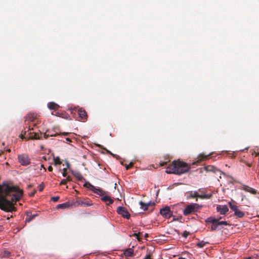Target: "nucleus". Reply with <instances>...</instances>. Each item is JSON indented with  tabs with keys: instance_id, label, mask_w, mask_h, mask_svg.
<instances>
[{
	"instance_id": "obj_13",
	"label": "nucleus",
	"mask_w": 259,
	"mask_h": 259,
	"mask_svg": "<svg viewBox=\"0 0 259 259\" xmlns=\"http://www.w3.org/2000/svg\"><path fill=\"white\" fill-rule=\"evenodd\" d=\"M93 192L100 196H103L104 195L106 194V192L103 191L102 189L100 188H95Z\"/></svg>"
},
{
	"instance_id": "obj_1",
	"label": "nucleus",
	"mask_w": 259,
	"mask_h": 259,
	"mask_svg": "<svg viewBox=\"0 0 259 259\" xmlns=\"http://www.w3.org/2000/svg\"><path fill=\"white\" fill-rule=\"evenodd\" d=\"M14 192L16 193L13 194L12 201L8 200L5 196L0 194V208L8 211H11L15 209L13 201L19 200L22 196V191L16 188Z\"/></svg>"
},
{
	"instance_id": "obj_33",
	"label": "nucleus",
	"mask_w": 259,
	"mask_h": 259,
	"mask_svg": "<svg viewBox=\"0 0 259 259\" xmlns=\"http://www.w3.org/2000/svg\"><path fill=\"white\" fill-rule=\"evenodd\" d=\"M44 189V186L41 184L39 186V190L41 191Z\"/></svg>"
},
{
	"instance_id": "obj_26",
	"label": "nucleus",
	"mask_w": 259,
	"mask_h": 259,
	"mask_svg": "<svg viewBox=\"0 0 259 259\" xmlns=\"http://www.w3.org/2000/svg\"><path fill=\"white\" fill-rule=\"evenodd\" d=\"M55 165L60 164L61 163V161L60 160L59 157H56L54 158Z\"/></svg>"
},
{
	"instance_id": "obj_35",
	"label": "nucleus",
	"mask_w": 259,
	"mask_h": 259,
	"mask_svg": "<svg viewBox=\"0 0 259 259\" xmlns=\"http://www.w3.org/2000/svg\"><path fill=\"white\" fill-rule=\"evenodd\" d=\"M133 165V163L131 162L130 163V164L128 165H127L126 166V169H128L131 166H132Z\"/></svg>"
},
{
	"instance_id": "obj_14",
	"label": "nucleus",
	"mask_w": 259,
	"mask_h": 259,
	"mask_svg": "<svg viewBox=\"0 0 259 259\" xmlns=\"http://www.w3.org/2000/svg\"><path fill=\"white\" fill-rule=\"evenodd\" d=\"M102 200L105 202H108V204H112L113 202V200L111 198V197L108 195L104 196L102 198Z\"/></svg>"
},
{
	"instance_id": "obj_43",
	"label": "nucleus",
	"mask_w": 259,
	"mask_h": 259,
	"mask_svg": "<svg viewBox=\"0 0 259 259\" xmlns=\"http://www.w3.org/2000/svg\"><path fill=\"white\" fill-rule=\"evenodd\" d=\"M178 259H186V258L184 257H180Z\"/></svg>"
},
{
	"instance_id": "obj_37",
	"label": "nucleus",
	"mask_w": 259,
	"mask_h": 259,
	"mask_svg": "<svg viewBox=\"0 0 259 259\" xmlns=\"http://www.w3.org/2000/svg\"><path fill=\"white\" fill-rule=\"evenodd\" d=\"M48 170H49V171H52L53 170V168H52V167L51 166H49L48 167Z\"/></svg>"
},
{
	"instance_id": "obj_19",
	"label": "nucleus",
	"mask_w": 259,
	"mask_h": 259,
	"mask_svg": "<svg viewBox=\"0 0 259 259\" xmlns=\"http://www.w3.org/2000/svg\"><path fill=\"white\" fill-rule=\"evenodd\" d=\"M57 106H58V105L53 102H49L48 104V107L51 110L55 109Z\"/></svg>"
},
{
	"instance_id": "obj_42",
	"label": "nucleus",
	"mask_w": 259,
	"mask_h": 259,
	"mask_svg": "<svg viewBox=\"0 0 259 259\" xmlns=\"http://www.w3.org/2000/svg\"><path fill=\"white\" fill-rule=\"evenodd\" d=\"M206 157H207L206 156H203V157H202L200 159H201V160H202V159H204V158H206Z\"/></svg>"
},
{
	"instance_id": "obj_8",
	"label": "nucleus",
	"mask_w": 259,
	"mask_h": 259,
	"mask_svg": "<svg viewBox=\"0 0 259 259\" xmlns=\"http://www.w3.org/2000/svg\"><path fill=\"white\" fill-rule=\"evenodd\" d=\"M160 213L165 218H169L172 215V212L168 206L161 208L160 210Z\"/></svg>"
},
{
	"instance_id": "obj_24",
	"label": "nucleus",
	"mask_w": 259,
	"mask_h": 259,
	"mask_svg": "<svg viewBox=\"0 0 259 259\" xmlns=\"http://www.w3.org/2000/svg\"><path fill=\"white\" fill-rule=\"evenodd\" d=\"M78 204L83 206H89L91 205V204L89 202H83V201H78Z\"/></svg>"
},
{
	"instance_id": "obj_30",
	"label": "nucleus",
	"mask_w": 259,
	"mask_h": 259,
	"mask_svg": "<svg viewBox=\"0 0 259 259\" xmlns=\"http://www.w3.org/2000/svg\"><path fill=\"white\" fill-rule=\"evenodd\" d=\"M59 199V197L58 196L52 197L51 199L54 202H57Z\"/></svg>"
},
{
	"instance_id": "obj_16",
	"label": "nucleus",
	"mask_w": 259,
	"mask_h": 259,
	"mask_svg": "<svg viewBox=\"0 0 259 259\" xmlns=\"http://www.w3.org/2000/svg\"><path fill=\"white\" fill-rule=\"evenodd\" d=\"M243 189L244 191H245L246 192H250L251 194H255L256 193V190H254V189H253L252 188L248 187L247 186H244L243 187Z\"/></svg>"
},
{
	"instance_id": "obj_7",
	"label": "nucleus",
	"mask_w": 259,
	"mask_h": 259,
	"mask_svg": "<svg viewBox=\"0 0 259 259\" xmlns=\"http://www.w3.org/2000/svg\"><path fill=\"white\" fill-rule=\"evenodd\" d=\"M116 211L119 214L121 215L124 218L128 219L130 218L129 212L122 206H118L117 208Z\"/></svg>"
},
{
	"instance_id": "obj_38",
	"label": "nucleus",
	"mask_w": 259,
	"mask_h": 259,
	"mask_svg": "<svg viewBox=\"0 0 259 259\" xmlns=\"http://www.w3.org/2000/svg\"><path fill=\"white\" fill-rule=\"evenodd\" d=\"M66 168H68V167H69V163H68V161H66Z\"/></svg>"
},
{
	"instance_id": "obj_6",
	"label": "nucleus",
	"mask_w": 259,
	"mask_h": 259,
	"mask_svg": "<svg viewBox=\"0 0 259 259\" xmlns=\"http://www.w3.org/2000/svg\"><path fill=\"white\" fill-rule=\"evenodd\" d=\"M18 160L19 162L23 166H27L30 163V159L28 155L26 154L18 155Z\"/></svg>"
},
{
	"instance_id": "obj_21",
	"label": "nucleus",
	"mask_w": 259,
	"mask_h": 259,
	"mask_svg": "<svg viewBox=\"0 0 259 259\" xmlns=\"http://www.w3.org/2000/svg\"><path fill=\"white\" fill-rule=\"evenodd\" d=\"M199 194H198L197 191H191L190 192L189 198L199 197Z\"/></svg>"
},
{
	"instance_id": "obj_22",
	"label": "nucleus",
	"mask_w": 259,
	"mask_h": 259,
	"mask_svg": "<svg viewBox=\"0 0 259 259\" xmlns=\"http://www.w3.org/2000/svg\"><path fill=\"white\" fill-rule=\"evenodd\" d=\"M139 204L140 205L141 209H142V210H146L148 209L147 206L145 205L146 204V203H144L141 201L139 202Z\"/></svg>"
},
{
	"instance_id": "obj_27",
	"label": "nucleus",
	"mask_w": 259,
	"mask_h": 259,
	"mask_svg": "<svg viewBox=\"0 0 259 259\" xmlns=\"http://www.w3.org/2000/svg\"><path fill=\"white\" fill-rule=\"evenodd\" d=\"M218 224L219 225H227L228 223L226 221H220L218 222Z\"/></svg>"
},
{
	"instance_id": "obj_17",
	"label": "nucleus",
	"mask_w": 259,
	"mask_h": 259,
	"mask_svg": "<svg viewBox=\"0 0 259 259\" xmlns=\"http://www.w3.org/2000/svg\"><path fill=\"white\" fill-rule=\"evenodd\" d=\"M221 218H219V219H215V218H213V217H209V218H208L206 219V222H208V223H210L214 224L215 223H218V221Z\"/></svg>"
},
{
	"instance_id": "obj_2",
	"label": "nucleus",
	"mask_w": 259,
	"mask_h": 259,
	"mask_svg": "<svg viewBox=\"0 0 259 259\" xmlns=\"http://www.w3.org/2000/svg\"><path fill=\"white\" fill-rule=\"evenodd\" d=\"M189 167L186 163L181 161H174L172 164L166 169L167 174H174L178 175L185 174L188 171Z\"/></svg>"
},
{
	"instance_id": "obj_31",
	"label": "nucleus",
	"mask_w": 259,
	"mask_h": 259,
	"mask_svg": "<svg viewBox=\"0 0 259 259\" xmlns=\"http://www.w3.org/2000/svg\"><path fill=\"white\" fill-rule=\"evenodd\" d=\"M146 203V204L145 205L147 206V208L150 205H154L155 204V203L154 202L152 203L151 201H149V202H148L147 203Z\"/></svg>"
},
{
	"instance_id": "obj_3",
	"label": "nucleus",
	"mask_w": 259,
	"mask_h": 259,
	"mask_svg": "<svg viewBox=\"0 0 259 259\" xmlns=\"http://www.w3.org/2000/svg\"><path fill=\"white\" fill-rule=\"evenodd\" d=\"M228 204L231 209L234 212L235 215L236 216L237 218H242L244 216V212H243L240 209H239V207L237 206L235 204L231 202H229L228 203Z\"/></svg>"
},
{
	"instance_id": "obj_4",
	"label": "nucleus",
	"mask_w": 259,
	"mask_h": 259,
	"mask_svg": "<svg viewBox=\"0 0 259 259\" xmlns=\"http://www.w3.org/2000/svg\"><path fill=\"white\" fill-rule=\"evenodd\" d=\"M16 189V187H11L6 183L0 185V193L2 194L9 195L11 192L14 191Z\"/></svg>"
},
{
	"instance_id": "obj_20",
	"label": "nucleus",
	"mask_w": 259,
	"mask_h": 259,
	"mask_svg": "<svg viewBox=\"0 0 259 259\" xmlns=\"http://www.w3.org/2000/svg\"><path fill=\"white\" fill-rule=\"evenodd\" d=\"M83 186L85 187H87L88 188H89L90 189H91L92 191L94 190V189H95V187L92 185V184H91L89 182H86L84 185H83Z\"/></svg>"
},
{
	"instance_id": "obj_25",
	"label": "nucleus",
	"mask_w": 259,
	"mask_h": 259,
	"mask_svg": "<svg viewBox=\"0 0 259 259\" xmlns=\"http://www.w3.org/2000/svg\"><path fill=\"white\" fill-rule=\"evenodd\" d=\"M205 242H204V241H201L197 243V246L200 248H202L205 246Z\"/></svg>"
},
{
	"instance_id": "obj_34",
	"label": "nucleus",
	"mask_w": 259,
	"mask_h": 259,
	"mask_svg": "<svg viewBox=\"0 0 259 259\" xmlns=\"http://www.w3.org/2000/svg\"><path fill=\"white\" fill-rule=\"evenodd\" d=\"M133 236H135V237H136V238L137 239H139V235H138V234H137V233H134L133 234Z\"/></svg>"
},
{
	"instance_id": "obj_32",
	"label": "nucleus",
	"mask_w": 259,
	"mask_h": 259,
	"mask_svg": "<svg viewBox=\"0 0 259 259\" xmlns=\"http://www.w3.org/2000/svg\"><path fill=\"white\" fill-rule=\"evenodd\" d=\"M66 169H67V168H64L63 169V171L62 172V176L63 177H66Z\"/></svg>"
},
{
	"instance_id": "obj_12",
	"label": "nucleus",
	"mask_w": 259,
	"mask_h": 259,
	"mask_svg": "<svg viewBox=\"0 0 259 259\" xmlns=\"http://www.w3.org/2000/svg\"><path fill=\"white\" fill-rule=\"evenodd\" d=\"M71 173L79 181H81L83 179L81 174L78 171H72Z\"/></svg>"
},
{
	"instance_id": "obj_11",
	"label": "nucleus",
	"mask_w": 259,
	"mask_h": 259,
	"mask_svg": "<svg viewBox=\"0 0 259 259\" xmlns=\"http://www.w3.org/2000/svg\"><path fill=\"white\" fill-rule=\"evenodd\" d=\"M78 113L79 117L81 120H83L86 119L87 114H86L84 110H83L82 109H78Z\"/></svg>"
},
{
	"instance_id": "obj_39",
	"label": "nucleus",
	"mask_w": 259,
	"mask_h": 259,
	"mask_svg": "<svg viewBox=\"0 0 259 259\" xmlns=\"http://www.w3.org/2000/svg\"><path fill=\"white\" fill-rule=\"evenodd\" d=\"M40 169L41 170V168H44L45 170H46V168L44 167V165L42 164H41L40 166Z\"/></svg>"
},
{
	"instance_id": "obj_18",
	"label": "nucleus",
	"mask_w": 259,
	"mask_h": 259,
	"mask_svg": "<svg viewBox=\"0 0 259 259\" xmlns=\"http://www.w3.org/2000/svg\"><path fill=\"white\" fill-rule=\"evenodd\" d=\"M134 250L132 248H128L124 252V254L126 256H131L133 254Z\"/></svg>"
},
{
	"instance_id": "obj_29",
	"label": "nucleus",
	"mask_w": 259,
	"mask_h": 259,
	"mask_svg": "<svg viewBox=\"0 0 259 259\" xmlns=\"http://www.w3.org/2000/svg\"><path fill=\"white\" fill-rule=\"evenodd\" d=\"M219 226L218 224H215L211 226V229L212 230H214L217 229L218 226Z\"/></svg>"
},
{
	"instance_id": "obj_28",
	"label": "nucleus",
	"mask_w": 259,
	"mask_h": 259,
	"mask_svg": "<svg viewBox=\"0 0 259 259\" xmlns=\"http://www.w3.org/2000/svg\"><path fill=\"white\" fill-rule=\"evenodd\" d=\"M66 181H70V177H68L66 179H63L61 181L60 184H65L66 182Z\"/></svg>"
},
{
	"instance_id": "obj_41",
	"label": "nucleus",
	"mask_w": 259,
	"mask_h": 259,
	"mask_svg": "<svg viewBox=\"0 0 259 259\" xmlns=\"http://www.w3.org/2000/svg\"><path fill=\"white\" fill-rule=\"evenodd\" d=\"M212 167L207 168V170L208 171H211V170H212Z\"/></svg>"
},
{
	"instance_id": "obj_36",
	"label": "nucleus",
	"mask_w": 259,
	"mask_h": 259,
	"mask_svg": "<svg viewBox=\"0 0 259 259\" xmlns=\"http://www.w3.org/2000/svg\"><path fill=\"white\" fill-rule=\"evenodd\" d=\"M143 259H152L150 257V255L148 254L146 256V257Z\"/></svg>"
},
{
	"instance_id": "obj_15",
	"label": "nucleus",
	"mask_w": 259,
	"mask_h": 259,
	"mask_svg": "<svg viewBox=\"0 0 259 259\" xmlns=\"http://www.w3.org/2000/svg\"><path fill=\"white\" fill-rule=\"evenodd\" d=\"M70 204L69 202H65L61 204H59L57 205V208L64 209L69 207Z\"/></svg>"
},
{
	"instance_id": "obj_9",
	"label": "nucleus",
	"mask_w": 259,
	"mask_h": 259,
	"mask_svg": "<svg viewBox=\"0 0 259 259\" xmlns=\"http://www.w3.org/2000/svg\"><path fill=\"white\" fill-rule=\"evenodd\" d=\"M217 210L221 214H225L228 211L229 209L226 205H219L217 207Z\"/></svg>"
},
{
	"instance_id": "obj_23",
	"label": "nucleus",
	"mask_w": 259,
	"mask_h": 259,
	"mask_svg": "<svg viewBox=\"0 0 259 259\" xmlns=\"http://www.w3.org/2000/svg\"><path fill=\"white\" fill-rule=\"evenodd\" d=\"M211 197V194H207L204 195H199V197L202 199H209Z\"/></svg>"
},
{
	"instance_id": "obj_40",
	"label": "nucleus",
	"mask_w": 259,
	"mask_h": 259,
	"mask_svg": "<svg viewBox=\"0 0 259 259\" xmlns=\"http://www.w3.org/2000/svg\"><path fill=\"white\" fill-rule=\"evenodd\" d=\"M32 138H34V139H37L38 138V137H37V135L36 134H35L34 135V136H33Z\"/></svg>"
},
{
	"instance_id": "obj_44",
	"label": "nucleus",
	"mask_w": 259,
	"mask_h": 259,
	"mask_svg": "<svg viewBox=\"0 0 259 259\" xmlns=\"http://www.w3.org/2000/svg\"><path fill=\"white\" fill-rule=\"evenodd\" d=\"M108 153H110L111 154L113 155L110 151H108Z\"/></svg>"
},
{
	"instance_id": "obj_45",
	"label": "nucleus",
	"mask_w": 259,
	"mask_h": 259,
	"mask_svg": "<svg viewBox=\"0 0 259 259\" xmlns=\"http://www.w3.org/2000/svg\"><path fill=\"white\" fill-rule=\"evenodd\" d=\"M184 236H185V237H186V235H185V234H184Z\"/></svg>"
},
{
	"instance_id": "obj_10",
	"label": "nucleus",
	"mask_w": 259,
	"mask_h": 259,
	"mask_svg": "<svg viewBox=\"0 0 259 259\" xmlns=\"http://www.w3.org/2000/svg\"><path fill=\"white\" fill-rule=\"evenodd\" d=\"M26 214L27 218L26 219V221L29 222L32 221L36 216L37 215V213L32 214L31 211H28L26 212Z\"/></svg>"
},
{
	"instance_id": "obj_5",
	"label": "nucleus",
	"mask_w": 259,
	"mask_h": 259,
	"mask_svg": "<svg viewBox=\"0 0 259 259\" xmlns=\"http://www.w3.org/2000/svg\"><path fill=\"white\" fill-rule=\"evenodd\" d=\"M200 206L197 203H191L186 206L183 210V213L185 215H187L194 212L196 209H199Z\"/></svg>"
}]
</instances>
